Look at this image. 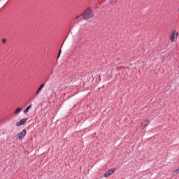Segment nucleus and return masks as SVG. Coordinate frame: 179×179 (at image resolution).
I'll list each match as a JSON object with an SVG mask.
<instances>
[{
  "mask_svg": "<svg viewBox=\"0 0 179 179\" xmlns=\"http://www.w3.org/2000/svg\"><path fill=\"white\" fill-rule=\"evenodd\" d=\"M44 86H45V83L41 85V86L38 89L37 92L35 93V96H38V94H40V92H41V90H43V89L44 88Z\"/></svg>",
  "mask_w": 179,
  "mask_h": 179,
  "instance_id": "nucleus-7",
  "label": "nucleus"
},
{
  "mask_svg": "<svg viewBox=\"0 0 179 179\" xmlns=\"http://www.w3.org/2000/svg\"><path fill=\"white\" fill-rule=\"evenodd\" d=\"M26 134H27V131H26V129H23L21 132L18 133L15 136V138L16 139H19V141H22V139H24Z\"/></svg>",
  "mask_w": 179,
  "mask_h": 179,
  "instance_id": "nucleus-3",
  "label": "nucleus"
},
{
  "mask_svg": "<svg viewBox=\"0 0 179 179\" xmlns=\"http://www.w3.org/2000/svg\"><path fill=\"white\" fill-rule=\"evenodd\" d=\"M80 16H83V19L84 20H89V19H92L94 16V13H93V10H92V8H87L83 14L78 15L76 17V19H79Z\"/></svg>",
  "mask_w": 179,
  "mask_h": 179,
  "instance_id": "nucleus-1",
  "label": "nucleus"
},
{
  "mask_svg": "<svg viewBox=\"0 0 179 179\" xmlns=\"http://www.w3.org/2000/svg\"><path fill=\"white\" fill-rule=\"evenodd\" d=\"M2 43H3V44H5V43H6V39L3 38V39H2Z\"/></svg>",
  "mask_w": 179,
  "mask_h": 179,
  "instance_id": "nucleus-12",
  "label": "nucleus"
},
{
  "mask_svg": "<svg viewBox=\"0 0 179 179\" xmlns=\"http://www.w3.org/2000/svg\"><path fill=\"white\" fill-rule=\"evenodd\" d=\"M177 38H178V32L177 31V30L173 29L171 32V34L169 36V40L171 43H174V41H176Z\"/></svg>",
  "mask_w": 179,
  "mask_h": 179,
  "instance_id": "nucleus-2",
  "label": "nucleus"
},
{
  "mask_svg": "<svg viewBox=\"0 0 179 179\" xmlns=\"http://www.w3.org/2000/svg\"><path fill=\"white\" fill-rule=\"evenodd\" d=\"M110 3H115L117 2V0H110Z\"/></svg>",
  "mask_w": 179,
  "mask_h": 179,
  "instance_id": "nucleus-11",
  "label": "nucleus"
},
{
  "mask_svg": "<svg viewBox=\"0 0 179 179\" xmlns=\"http://www.w3.org/2000/svg\"><path fill=\"white\" fill-rule=\"evenodd\" d=\"M178 10H179V8H178Z\"/></svg>",
  "mask_w": 179,
  "mask_h": 179,
  "instance_id": "nucleus-14",
  "label": "nucleus"
},
{
  "mask_svg": "<svg viewBox=\"0 0 179 179\" xmlns=\"http://www.w3.org/2000/svg\"><path fill=\"white\" fill-rule=\"evenodd\" d=\"M177 174H179V169L173 171V176H177Z\"/></svg>",
  "mask_w": 179,
  "mask_h": 179,
  "instance_id": "nucleus-10",
  "label": "nucleus"
},
{
  "mask_svg": "<svg viewBox=\"0 0 179 179\" xmlns=\"http://www.w3.org/2000/svg\"><path fill=\"white\" fill-rule=\"evenodd\" d=\"M59 55H61V50H59V55H58L57 58H59Z\"/></svg>",
  "mask_w": 179,
  "mask_h": 179,
  "instance_id": "nucleus-13",
  "label": "nucleus"
},
{
  "mask_svg": "<svg viewBox=\"0 0 179 179\" xmlns=\"http://www.w3.org/2000/svg\"><path fill=\"white\" fill-rule=\"evenodd\" d=\"M26 121H27V118L21 120L20 122L16 123V127H22V125H24L26 124Z\"/></svg>",
  "mask_w": 179,
  "mask_h": 179,
  "instance_id": "nucleus-6",
  "label": "nucleus"
},
{
  "mask_svg": "<svg viewBox=\"0 0 179 179\" xmlns=\"http://www.w3.org/2000/svg\"><path fill=\"white\" fill-rule=\"evenodd\" d=\"M31 108V105H29L24 110V114H27V113H29V110H30Z\"/></svg>",
  "mask_w": 179,
  "mask_h": 179,
  "instance_id": "nucleus-9",
  "label": "nucleus"
},
{
  "mask_svg": "<svg viewBox=\"0 0 179 179\" xmlns=\"http://www.w3.org/2000/svg\"><path fill=\"white\" fill-rule=\"evenodd\" d=\"M22 111V108H17L16 110L14 111V115H17V114L20 113Z\"/></svg>",
  "mask_w": 179,
  "mask_h": 179,
  "instance_id": "nucleus-8",
  "label": "nucleus"
},
{
  "mask_svg": "<svg viewBox=\"0 0 179 179\" xmlns=\"http://www.w3.org/2000/svg\"><path fill=\"white\" fill-rule=\"evenodd\" d=\"M150 124V121L148 120H145L141 122V127L143 129H144V128H146V127H148V125H149Z\"/></svg>",
  "mask_w": 179,
  "mask_h": 179,
  "instance_id": "nucleus-5",
  "label": "nucleus"
},
{
  "mask_svg": "<svg viewBox=\"0 0 179 179\" xmlns=\"http://www.w3.org/2000/svg\"><path fill=\"white\" fill-rule=\"evenodd\" d=\"M115 171V169H110L108 171H106L104 174L105 178H108Z\"/></svg>",
  "mask_w": 179,
  "mask_h": 179,
  "instance_id": "nucleus-4",
  "label": "nucleus"
}]
</instances>
